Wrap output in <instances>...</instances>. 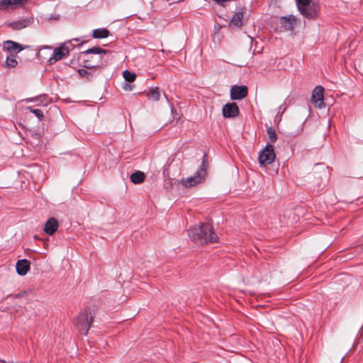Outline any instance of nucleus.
<instances>
[{
  "mask_svg": "<svg viewBox=\"0 0 363 363\" xmlns=\"http://www.w3.org/2000/svg\"><path fill=\"white\" fill-rule=\"evenodd\" d=\"M188 235L191 241L198 245L216 242L218 240V235L208 223H201L199 226L191 228L188 230Z\"/></svg>",
  "mask_w": 363,
  "mask_h": 363,
  "instance_id": "f257e3e1",
  "label": "nucleus"
},
{
  "mask_svg": "<svg viewBox=\"0 0 363 363\" xmlns=\"http://www.w3.org/2000/svg\"><path fill=\"white\" fill-rule=\"evenodd\" d=\"M108 52V50L102 49L98 46L92 47L85 51L81 52V55L89 54L99 55L98 57L99 59L95 63H91L90 60H84L83 61V67L89 69H99L106 67L108 62V57H106Z\"/></svg>",
  "mask_w": 363,
  "mask_h": 363,
  "instance_id": "f03ea898",
  "label": "nucleus"
},
{
  "mask_svg": "<svg viewBox=\"0 0 363 363\" xmlns=\"http://www.w3.org/2000/svg\"><path fill=\"white\" fill-rule=\"evenodd\" d=\"M207 155L206 154L203 156V160L201 164H200L199 168L194 173L193 176L187 177L186 179H183L181 180V184L186 187H192L194 186L201 182H202L207 174V162H206Z\"/></svg>",
  "mask_w": 363,
  "mask_h": 363,
  "instance_id": "7ed1b4c3",
  "label": "nucleus"
},
{
  "mask_svg": "<svg viewBox=\"0 0 363 363\" xmlns=\"http://www.w3.org/2000/svg\"><path fill=\"white\" fill-rule=\"evenodd\" d=\"M91 309L86 308L83 312L80 313L76 318V327L78 330L83 335H86L91 323L93 320V317L90 316Z\"/></svg>",
  "mask_w": 363,
  "mask_h": 363,
  "instance_id": "20e7f679",
  "label": "nucleus"
},
{
  "mask_svg": "<svg viewBox=\"0 0 363 363\" xmlns=\"http://www.w3.org/2000/svg\"><path fill=\"white\" fill-rule=\"evenodd\" d=\"M298 9L305 18L308 19H315L318 17L320 6L318 4L312 1L306 6L298 7Z\"/></svg>",
  "mask_w": 363,
  "mask_h": 363,
  "instance_id": "39448f33",
  "label": "nucleus"
},
{
  "mask_svg": "<svg viewBox=\"0 0 363 363\" xmlns=\"http://www.w3.org/2000/svg\"><path fill=\"white\" fill-rule=\"evenodd\" d=\"M276 157L274 146L272 144L267 143L265 147L259 152V163L261 165H266L272 164Z\"/></svg>",
  "mask_w": 363,
  "mask_h": 363,
  "instance_id": "423d86ee",
  "label": "nucleus"
},
{
  "mask_svg": "<svg viewBox=\"0 0 363 363\" xmlns=\"http://www.w3.org/2000/svg\"><path fill=\"white\" fill-rule=\"evenodd\" d=\"M69 49L65 44L54 49L52 56L48 59V62L52 65L60 60L64 57L69 55Z\"/></svg>",
  "mask_w": 363,
  "mask_h": 363,
  "instance_id": "0eeeda50",
  "label": "nucleus"
},
{
  "mask_svg": "<svg viewBox=\"0 0 363 363\" xmlns=\"http://www.w3.org/2000/svg\"><path fill=\"white\" fill-rule=\"evenodd\" d=\"M323 91L324 89L322 86H316L311 94V101L318 108L325 106Z\"/></svg>",
  "mask_w": 363,
  "mask_h": 363,
  "instance_id": "6e6552de",
  "label": "nucleus"
},
{
  "mask_svg": "<svg viewBox=\"0 0 363 363\" xmlns=\"http://www.w3.org/2000/svg\"><path fill=\"white\" fill-rule=\"evenodd\" d=\"M240 110L236 103H228L223 106L222 114L225 118H235L239 115Z\"/></svg>",
  "mask_w": 363,
  "mask_h": 363,
  "instance_id": "1a4fd4ad",
  "label": "nucleus"
},
{
  "mask_svg": "<svg viewBox=\"0 0 363 363\" xmlns=\"http://www.w3.org/2000/svg\"><path fill=\"white\" fill-rule=\"evenodd\" d=\"M247 95V87L245 85H234L230 89L232 100H241Z\"/></svg>",
  "mask_w": 363,
  "mask_h": 363,
  "instance_id": "9d476101",
  "label": "nucleus"
},
{
  "mask_svg": "<svg viewBox=\"0 0 363 363\" xmlns=\"http://www.w3.org/2000/svg\"><path fill=\"white\" fill-rule=\"evenodd\" d=\"M26 48H27V46H23V45L12 40H6L3 45V50L11 53L14 52L16 54L23 50Z\"/></svg>",
  "mask_w": 363,
  "mask_h": 363,
  "instance_id": "9b49d317",
  "label": "nucleus"
},
{
  "mask_svg": "<svg viewBox=\"0 0 363 363\" xmlns=\"http://www.w3.org/2000/svg\"><path fill=\"white\" fill-rule=\"evenodd\" d=\"M245 11V7H239L231 18L230 23L238 28H241L243 26L242 18Z\"/></svg>",
  "mask_w": 363,
  "mask_h": 363,
  "instance_id": "f8f14e48",
  "label": "nucleus"
},
{
  "mask_svg": "<svg viewBox=\"0 0 363 363\" xmlns=\"http://www.w3.org/2000/svg\"><path fill=\"white\" fill-rule=\"evenodd\" d=\"M30 262L26 259H19L16 262V272L20 276H25L30 270Z\"/></svg>",
  "mask_w": 363,
  "mask_h": 363,
  "instance_id": "ddd939ff",
  "label": "nucleus"
},
{
  "mask_svg": "<svg viewBox=\"0 0 363 363\" xmlns=\"http://www.w3.org/2000/svg\"><path fill=\"white\" fill-rule=\"evenodd\" d=\"M296 18L294 16H282L280 18V24L281 28L286 30H292L294 28Z\"/></svg>",
  "mask_w": 363,
  "mask_h": 363,
  "instance_id": "4468645a",
  "label": "nucleus"
},
{
  "mask_svg": "<svg viewBox=\"0 0 363 363\" xmlns=\"http://www.w3.org/2000/svg\"><path fill=\"white\" fill-rule=\"evenodd\" d=\"M59 224L57 220L52 217L46 221L44 230L47 234L52 235L57 230Z\"/></svg>",
  "mask_w": 363,
  "mask_h": 363,
  "instance_id": "2eb2a0df",
  "label": "nucleus"
},
{
  "mask_svg": "<svg viewBox=\"0 0 363 363\" xmlns=\"http://www.w3.org/2000/svg\"><path fill=\"white\" fill-rule=\"evenodd\" d=\"M33 23V18H26L17 21L11 22L9 23V26L13 30H21L26 28Z\"/></svg>",
  "mask_w": 363,
  "mask_h": 363,
  "instance_id": "dca6fc26",
  "label": "nucleus"
},
{
  "mask_svg": "<svg viewBox=\"0 0 363 363\" xmlns=\"http://www.w3.org/2000/svg\"><path fill=\"white\" fill-rule=\"evenodd\" d=\"M110 35V31L105 28H96L93 30L92 37L96 39H103Z\"/></svg>",
  "mask_w": 363,
  "mask_h": 363,
  "instance_id": "f3484780",
  "label": "nucleus"
},
{
  "mask_svg": "<svg viewBox=\"0 0 363 363\" xmlns=\"http://www.w3.org/2000/svg\"><path fill=\"white\" fill-rule=\"evenodd\" d=\"M130 181L135 184H139L143 182L145 178L144 172L136 171L130 175Z\"/></svg>",
  "mask_w": 363,
  "mask_h": 363,
  "instance_id": "a211bd4d",
  "label": "nucleus"
},
{
  "mask_svg": "<svg viewBox=\"0 0 363 363\" xmlns=\"http://www.w3.org/2000/svg\"><path fill=\"white\" fill-rule=\"evenodd\" d=\"M146 96L154 101H158L160 97V93L158 87L152 88L151 90L147 93Z\"/></svg>",
  "mask_w": 363,
  "mask_h": 363,
  "instance_id": "6ab92c4d",
  "label": "nucleus"
},
{
  "mask_svg": "<svg viewBox=\"0 0 363 363\" xmlns=\"http://www.w3.org/2000/svg\"><path fill=\"white\" fill-rule=\"evenodd\" d=\"M77 72L82 78H84L87 82H91L94 77V74L91 72L84 68L79 69Z\"/></svg>",
  "mask_w": 363,
  "mask_h": 363,
  "instance_id": "aec40b11",
  "label": "nucleus"
},
{
  "mask_svg": "<svg viewBox=\"0 0 363 363\" xmlns=\"http://www.w3.org/2000/svg\"><path fill=\"white\" fill-rule=\"evenodd\" d=\"M18 62L16 60V55L11 53L7 56L6 60V66L11 68H14L17 66Z\"/></svg>",
  "mask_w": 363,
  "mask_h": 363,
  "instance_id": "412c9836",
  "label": "nucleus"
},
{
  "mask_svg": "<svg viewBox=\"0 0 363 363\" xmlns=\"http://www.w3.org/2000/svg\"><path fill=\"white\" fill-rule=\"evenodd\" d=\"M123 77L126 82L131 83L135 81L136 78V74L126 69L123 72Z\"/></svg>",
  "mask_w": 363,
  "mask_h": 363,
  "instance_id": "4be33fe9",
  "label": "nucleus"
},
{
  "mask_svg": "<svg viewBox=\"0 0 363 363\" xmlns=\"http://www.w3.org/2000/svg\"><path fill=\"white\" fill-rule=\"evenodd\" d=\"M28 109L30 112L33 113L40 121H41L43 117V113L40 109L33 108L32 107H28Z\"/></svg>",
  "mask_w": 363,
  "mask_h": 363,
  "instance_id": "5701e85b",
  "label": "nucleus"
},
{
  "mask_svg": "<svg viewBox=\"0 0 363 363\" xmlns=\"http://www.w3.org/2000/svg\"><path fill=\"white\" fill-rule=\"evenodd\" d=\"M267 133L271 143H274L277 139V135L275 130L272 128L267 129Z\"/></svg>",
  "mask_w": 363,
  "mask_h": 363,
  "instance_id": "b1692460",
  "label": "nucleus"
},
{
  "mask_svg": "<svg viewBox=\"0 0 363 363\" xmlns=\"http://www.w3.org/2000/svg\"><path fill=\"white\" fill-rule=\"evenodd\" d=\"M11 6H21L27 3L28 0H11Z\"/></svg>",
  "mask_w": 363,
  "mask_h": 363,
  "instance_id": "393cba45",
  "label": "nucleus"
},
{
  "mask_svg": "<svg viewBox=\"0 0 363 363\" xmlns=\"http://www.w3.org/2000/svg\"><path fill=\"white\" fill-rule=\"evenodd\" d=\"M312 1L311 0H296L297 8L306 6L307 4Z\"/></svg>",
  "mask_w": 363,
  "mask_h": 363,
  "instance_id": "a878e982",
  "label": "nucleus"
},
{
  "mask_svg": "<svg viewBox=\"0 0 363 363\" xmlns=\"http://www.w3.org/2000/svg\"><path fill=\"white\" fill-rule=\"evenodd\" d=\"M9 6H11V0H1V1H0V8H6Z\"/></svg>",
  "mask_w": 363,
  "mask_h": 363,
  "instance_id": "bb28decb",
  "label": "nucleus"
},
{
  "mask_svg": "<svg viewBox=\"0 0 363 363\" xmlns=\"http://www.w3.org/2000/svg\"><path fill=\"white\" fill-rule=\"evenodd\" d=\"M286 108L287 106H286L285 103H284L283 104L279 106V112L280 111V110H282L281 113H283L286 111Z\"/></svg>",
  "mask_w": 363,
  "mask_h": 363,
  "instance_id": "cd10ccee",
  "label": "nucleus"
},
{
  "mask_svg": "<svg viewBox=\"0 0 363 363\" xmlns=\"http://www.w3.org/2000/svg\"><path fill=\"white\" fill-rule=\"evenodd\" d=\"M123 89L125 91H130L132 89V86L130 84L125 83V84L123 86Z\"/></svg>",
  "mask_w": 363,
  "mask_h": 363,
  "instance_id": "c85d7f7f",
  "label": "nucleus"
},
{
  "mask_svg": "<svg viewBox=\"0 0 363 363\" xmlns=\"http://www.w3.org/2000/svg\"><path fill=\"white\" fill-rule=\"evenodd\" d=\"M25 294V292H22V293L17 294L16 295V297H17V298L21 297V296H23V294Z\"/></svg>",
  "mask_w": 363,
  "mask_h": 363,
  "instance_id": "c756f323",
  "label": "nucleus"
},
{
  "mask_svg": "<svg viewBox=\"0 0 363 363\" xmlns=\"http://www.w3.org/2000/svg\"><path fill=\"white\" fill-rule=\"evenodd\" d=\"M164 96H165V98L167 99V97L166 96V94L164 93Z\"/></svg>",
  "mask_w": 363,
  "mask_h": 363,
  "instance_id": "7c9ffc66",
  "label": "nucleus"
}]
</instances>
